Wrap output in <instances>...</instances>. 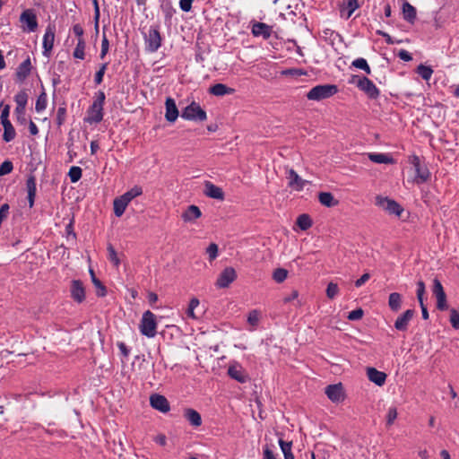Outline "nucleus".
I'll return each mask as SVG.
<instances>
[{
  "mask_svg": "<svg viewBox=\"0 0 459 459\" xmlns=\"http://www.w3.org/2000/svg\"><path fill=\"white\" fill-rule=\"evenodd\" d=\"M402 296L397 292H393L389 295L388 306L391 310L396 312L402 307Z\"/></svg>",
  "mask_w": 459,
  "mask_h": 459,
  "instance_id": "obj_27",
  "label": "nucleus"
},
{
  "mask_svg": "<svg viewBox=\"0 0 459 459\" xmlns=\"http://www.w3.org/2000/svg\"><path fill=\"white\" fill-rule=\"evenodd\" d=\"M375 204L389 214H394L397 217H400L403 212V207L397 202L385 196L377 195Z\"/></svg>",
  "mask_w": 459,
  "mask_h": 459,
  "instance_id": "obj_6",
  "label": "nucleus"
},
{
  "mask_svg": "<svg viewBox=\"0 0 459 459\" xmlns=\"http://www.w3.org/2000/svg\"><path fill=\"white\" fill-rule=\"evenodd\" d=\"M142 194H143V189H142V187H141V186H134L133 188H131L130 190H128L127 192H126V193L124 194V195H125V197H126L127 200H129V201L131 202L134 198H135V197H137V196L141 195Z\"/></svg>",
  "mask_w": 459,
  "mask_h": 459,
  "instance_id": "obj_43",
  "label": "nucleus"
},
{
  "mask_svg": "<svg viewBox=\"0 0 459 459\" xmlns=\"http://www.w3.org/2000/svg\"><path fill=\"white\" fill-rule=\"evenodd\" d=\"M417 73L421 76L422 79L429 81L433 74V70L430 66L420 65L417 68Z\"/></svg>",
  "mask_w": 459,
  "mask_h": 459,
  "instance_id": "obj_36",
  "label": "nucleus"
},
{
  "mask_svg": "<svg viewBox=\"0 0 459 459\" xmlns=\"http://www.w3.org/2000/svg\"><path fill=\"white\" fill-rule=\"evenodd\" d=\"M146 48L150 52H155L159 49L161 44V38L159 30L151 28L145 39Z\"/></svg>",
  "mask_w": 459,
  "mask_h": 459,
  "instance_id": "obj_13",
  "label": "nucleus"
},
{
  "mask_svg": "<svg viewBox=\"0 0 459 459\" xmlns=\"http://www.w3.org/2000/svg\"><path fill=\"white\" fill-rule=\"evenodd\" d=\"M325 394L330 401L335 403L343 402L346 397L343 386L341 383L326 386Z\"/></svg>",
  "mask_w": 459,
  "mask_h": 459,
  "instance_id": "obj_11",
  "label": "nucleus"
},
{
  "mask_svg": "<svg viewBox=\"0 0 459 459\" xmlns=\"http://www.w3.org/2000/svg\"><path fill=\"white\" fill-rule=\"evenodd\" d=\"M298 297H299V292H298V290H291V292H290L289 295H287V296L283 299V301H284L285 303H288V302H290V301H292V300L296 299Z\"/></svg>",
  "mask_w": 459,
  "mask_h": 459,
  "instance_id": "obj_62",
  "label": "nucleus"
},
{
  "mask_svg": "<svg viewBox=\"0 0 459 459\" xmlns=\"http://www.w3.org/2000/svg\"><path fill=\"white\" fill-rule=\"evenodd\" d=\"M184 416L192 426L195 428L201 426L202 418L197 411L191 408L186 409L184 411Z\"/></svg>",
  "mask_w": 459,
  "mask_h": 459,
  "instance_id": "obj_25",
  "label": "nucleus"
},
{
  "mask_svg": "<svg viewBox=\"0 0 459 459\" xmlns=\"http://www.w3.org/2000/svg\"><path fill=\"white\" fill-rule=\"evenodd\" d=\"M263 459H275L273 451L267 446L264 449Z\"/></svg>",
  "mask_w": 459,
  "mask_h": 459,
  "instance_id": "obj_64",
  "label": "nucleus"
},
{
  "mask_svg": "<svg viewBox=\"0 0 459 459\" xmlns=\"http://www.w3.org/2000/svg\"><path fill=\"white\" fill-rule=\"evenodd\" d=\"M424 293H425V284L422 281H420L417 283V298L420 302V305H422Z\"/></svg>",
  "mask_w": 459,
  "mask_h": 459,
  "instance_id": "obj_50",
  "label": "nucleus"
},
{
  "mask_svg": "<svg viewBox=\"0 0 459 459\" xmlns=\"http://www.w3.org/2000/svg\"><path fill=\"white\" fill-rule=\"evenodd\" d=\"M237 278V273L234 268L227 267L225 268L218 276L216 281V286L218 288H227L229 285L233 282Z\"/></svg>",
  "mask_w": 459,
  "mask_h": 459,
  "instance_id": "obj_14",
  "label": "nucleus"
},
{
  "mask_svg": "<svg viewBox=\"0 0 459 459\" xmlns=\"http://www.w3.org/2000/svg\"><path fill=\"white\" fill-rule=\"evenodd\" d=\"M297 225L300 230H306L311 227L312 221L308 215L301 214L297 219Z\"/></svg>",
  "mask_w": 459,
  "mask_h": 459,
  "instance_id": "obj_35",
  "label": "nucleus"
},
{
  "mask_svg": "<svg viewBox=\"0 0 459 459\" xmlns=\"http://www.w3.org/2000/svg\"><path fill=\"white\" fill-rule=\"evenodd\" d=\"M55 33L56 27L55 25L49 24L48 25L45 34L43 36V55L47 57L50 56V53L53 49L54 41H55Z\"/></svg>",
  "mask_w": 459,
  "mask_h": 459,
  "instance_id": "obj_12",
  "label": "nucleus"
},
{
  "mask_svg": "<svg viewBox=\"0 0 459 459\" xmlns=\"http://www.w3.org/2000/svg\"><path fill=\"white\" fill-rule=\"evenodd\" d=\"M82 169L77 166L71 167V169H69V172H68V176H69V178L72 183L78 182L82 178Z\"/></svg>",
  "mask_w": 459,
  "mask_h": 459,
  "instance_id": "obj_38",
  "label": "nucleus"
},
{
  "mask_svg": "<svg viewBox=\"0 0 459 459\" xmlns=\"http://www.w3.org/2000/svg\"><path fill=\"white\" fill-rule=\"evenodd\" d=\"M181 117L189 121L202 122L207 119V115L198 103L193 101L182 110Z\"/></svg>",
  "mask_w": 459,
  "mask_h": 459,
  "instance_id": "obj_5",
  "label": "nucleus"
},
{
  "mask_svg": "<svg viewBox=\"0 0 459 459\" xmlns=\"http://www.w3.org/2000/svg\"><path fill=\"white\" fill-rule=\"evenodd\" d=\"M194 0H180L179 6L182 11L189 12L192 8V4Z\"/></svg>",
  "mask_w": 459,
  "mask_h": 459,
  "instance_id": "obj_61",
  "label": "nucleus"
},
{
  "mask_svg": "<svg viewBox=\"0 0 459 459\" xmlns=\"http://www.w3.org/2000/svg\"><path fill=\"white\" fill-rule=\"evenodd\" d=\"M228 375L236 381L243 384L248 380V375L242 365L238 361H230Z\"/></svg>",
  "mask_w": 459,
  "mask_h": 459,
  "instance_id": "obj_9",
  "label": "nucleus"
},
{
  "mask_svg": "<svg viewBox=\"0 0 459 459\" xmlns=\"http://www.w3.org/2000/svg\"><path fill=\"white\" fill-rule=\"evenodd\" d=\"M437 299V307L440 310H446L447 308L446 295V293L438 294L435 296Z\"/></svg>",
  "mask_w": 459,
  "mask_h": 459,
  "instance_id": "obj_46",
  "label": "nucleus"
},
{
  "mask_svg": "<svg viewBox=\"0 0 459 459\" xmlns=\"http://www.w3.org/2000/svg\"><path fill=\"white\" fill-rule=\"evenodd\" d=\"M450 322L454 328L459 329V308L450 311Z\"/></svg>",
  "mask_w": 459,
  "mask_h": 459,
  "instance_id": "obj_48",
  "label": "nucleus"
},
{
  "mask_svg": "<svg viewBox=\"0 0 459 459\" xmlns=\"http://www.w3.org/2000/svg\"><path fill=\"white\" fill-rule=\"evenodd\" d=\"M47 107V100L45 95H41L38 98L35 105V109L37 112H41Z\"/></svg>",
  "mask_w": 459,
  "mask_h": 459,
  "instance_id": "obj_51",
  "label": "nucleus"
},
{
  "mask_svg": "<svg viewBox=\"0 0 459 459\" xmlns=\"http://www.w3.org/2000/svg\"><path fill=\"white\" fill-rule=\"evenodd\" d=\"M286 178L288 186L293 191H301L307 183V180L300 178L293 169H286Z\"/></svg>",
  "mask_w": 459,
  "mask_h": 459,
  "instance_id": "obj_10",
  "label": "nucleus"
},
{
  "mask_svg": "<svg viewBox=\"0 0 459 459\" xmlns=\"http://www.w3.org/2000/svg\"><path fill=\"white\" fill-rule=\"evenodd\" d=\"M209 92L214 96L221 97L224 95L233 94L235 90L223 83H216L209 89Z\"/></svg>",
  "mask_w": 459,
  "mask_h": 459,
  "instance_id": "obj_24",
  "label": "nucleus"
},
{
  "mask_svg": "<svg viewBox=\"0 0 459 459\" xmlns=\"http://www.w3.org/2000/svg\"><path fill=\"white\" fill-rule=\"evenodd\" d=\"M30 59H26L23 61L18 67L16 75L18 79L24 80L30 74Z\"/></svg>",
  "mask_w": 459,
  "mask_h": 459,
  "instance_id": "obj_30",
  "label": "nucleus"
},
{
  "mask_svg": "<svg viewBox=\"0 0 459 459\" xmlns=\"http://www.w3.org/2000/svg\"><path fill=\"white\" fill-rule=\"evenodd\" d=\"M260 318H261V312L256 310V309H254V310H251L249 313H248V316H247V323L252 326V327H255L259 321H260Z\"/></svg>",
  "mask_w": 459,
  "mask_h": 459,
  "instance_id": "obj_39",
  "label": "nucleus"
},
{
  "mask_svg": "<svg viewBox=\"0 0 459 459\" xmlns=\"http://www.w3.org/2000/svg\"><path fill=\"white\" fill-rule=\"evenodd\" d=\"M85 41L83 39H78V42L76 44V47L74 50V56L78 59H84L85 56Z\"/></svg>",
  "mask_w": 459,
  "mask_h": 459,
  "instance_id": "obj_33",
  "label": "nucleus"
},
{
  "mask_svg": "<svg viewBox=\"0 0 459 459\" xmlns=\"http://www.w3.org/2000/svg\"><path fill=\"white\" fill-rule=\"evenodd\" d=\"M414 311L412 309L406 310L403 314L397 317L394 327L399 331H405L409 322L412 319Z\"/></svg>",
  "mask_w": 459,
  "mask_h": 459,
  "instance_id": "obj_22",
  "label": "nucleus"
},
{
  "mask_svg": "<svg viewBox=\"0 0 459 459\" xmlns=\"http://www.w3.org/2000/svg\"><path fill=\"white\" fill-rule=\"evenodd\" d=\"M411 164L414 167L415 169V177L413 178V183L415 184H422L429 180L430 173L429 169L421 166L419 157L413 156L411 160Z\"/></svg>",
  "mask_w": 459,
  "mask_h": 459,
  "instance_id": "obj_8",
  "label": "nucleus"
},
{
  "mask_svg": "<svg viewBox=\"0 0 459 459\" xmlns=\"http://www.w3.org/2000/svg\"><path fill=\"white\" fill-rule=\"evenodd\" d=\"M165 118L169 122H175L178 117V109L177 108L176 102L172 98H167L165 101Z\"/></svg>",
  "mask_w": 459,
  "mask_h": 459,
  "instance_id": "obj_19",
  "label": "nucleus"
},
{
  "mask_svg": "<svg viewBox=\"0 0 459 459\" xmlns=\"http://www.w3.org/2000/svg\"><path fill=\"white\" fill-rule=\"evenodd\" d=\"M199 304H200V302H199L198 299H196V298H193L190 300L189 307L187 309V316L189 317H191L193 319L197 318V316L195 314V309L199 306Z\"/></svg>",
  "mask_w": 459,
  "mask_h": 459,
  "instance_id": "obj_45",
  "label": "nucleus"
},
{
  "mask_svg": "<svg viewBox=\"0 0 459 459\" xmlns=\"http://www.w3.org/2000/svg\"><path fill=\"white\" fill-rule=\"evenodd\" d=\"M339 294V287L334 282H330L326 288L327 298L333 299Z\"/></svg>",
  "mask_w": 459,
  "mask_h": 459,
  "instance_id": "obj_44",
  "label": "nucleus"
},
{
  "mask_svg": "<svg viewBox=\"0 0 459 459\" xmlns=\"http://www.w3.org/2000/svg\"><path fill=\"white\" fill-rule=\"evenodd\" d=\"M107 65V64H103L100 70L96 73L94 81L97 84H100L102 82Z\"/></svg>",
  "mask_w": 459,
  "mask_h": 459,
  "instance_id": "obj_54",
  "label": "nucleus"
},
{
  "mask_svg": "<svg viewBox=\"0 0 459 459\" xmlns=\"http://www.w3.org/2000/svg\"><path fill=\"white\" fill-rule=\"evenodd\" d=\"M351 65L358 69H361V70L365 71L366 74H371V69L365 58H362V57L357 58V59L353 60Z\"/></svg>",
  "mask_w": 459,
  "mask_h": 459,
  "instance_id": "obj_37",
  "label": "nucleus"
},
{
  "mask_svg": "<svg viewBox=\"0 0 459 459\" xmlns=\"http://www.w3.org/2000/svg\"><path fill=\"white\" fill-rule=\"evenodd\" d=\"M22 29L25 32H33L38 28V21L35 12L32 9H26L20 16Z\"/></svg>",
  "mask_w": 459,
  "mask_h": 459,
  "instance_id": "obj_7",
  "label": "nucleus"
},
{
  "mask_svg": "<svg viewBox=\"0 0 459 459\" xmlns=\"http://www.w3.org/2000/svg\"><path fill=\"white\" fill-rule=\"evenodd\" d=\"M14 113L18 122L21 124H24L26 122L25 108H15Z\"/></svg>",
  "mask_w": 459,
  "mask_h": 459,
  "instance_id": "obj_55",
  "label": "nucleus"
},
{
  "mask_svg": "<svg viewBox=\"0 0 459 459\" xmlns=\"http://www.w3.org/2000/svg\"><path fill=\"white\" fill-rule=\"evenodd\" d=\"M398 56L404 61H411L412 59L411 54L406 50H400Z\"/></svg>",
  "mask_w": 459,
  "mask_h": 459,
  "instance_id": "obj_63",
  "label": "nucleus"
},
{
  "mask_svg": "<svg viewBox=\"0 0 459 459\" xmlns=\"http://www.w3.org/2000/svg\"><path fill=\"white\" fill-rule=\"evenodd\" d=\"M28 194H36V180L34 177H30L26 182Z\"/></svg>",
  "mask_w": 459,
  "mask_h": 459,
  "instance_id": "obj_53",
  "label": "nucleus"
},
{
  "mask_svg": "<svg viewBox=\"0 0 459 459\" xmlns=\"http://www.w3.org/2000/svg\"><path fill=\"white\" fill-rule=\"evenodd\" d=\"M218 246L215 243H211L206 248V253L211 261L214 260L218 256Z\"/></svg>",
  "mask_w": 459,
  "mask_h": 459,
  "instance_id": "obj_47",
  "label": "nucleus"
},
{
  "mask_svg": "<svg viewBox=\"0 0 459 459\" xmlns=\"http://www.w3.org/2000/svg\"><path fill=\"white\" fill-rule=\"evenodd\" d=\"M398 416L397 408L395 406H390L386 412V425L391 426L394 423Z\"/></svg>",
  "mask_w": 459,
  "mask_h": 459,
  "instance_id": "obj_41",
  "label": "nucleus"
},
{
  "mask_svg": "<svg viewBox=\"0 0 459 459\" xmlns=\"http://www.w3.org/2000/svg\"><path fill=\"white\" fill-rule=\"evenodd\" d=\"M129 203L130 201L127 200L124 195H120L119 197H117L113 202L115 215L117 217H121L124 214Z\"/></svg>",
  "mask_w": 459,
  "mask_h": 459,
  "instance_id": "obj_23",
  "label": "nucleus"
},
{
  "mask_svg": "<svg viewBox=\"0 0 459 459\" xmlns=\"http://www.w3.org/2000/svg\"><path fill=\"white\" fill-rule=\"evenodd\" d=\"M202 216V212L196 205H189L182 213L181 218L185 222L194 223Z\"/></svg>",
  "mask_w": 459,
  "mask_h": 459,
  "instance_id": "obj_20",
  "label": "nucleus"
},
{
  "mask_svg": "<svg viewBox=\"0 0 459 459\" xmlns=\"http://www.w3.org/2000/svg\"><path fill=\"white\" fill-rule=\"evenodd\" d=\"M368 158L371 161L377 164H389L393 162V159L385 153H369Z\"/></svg>",
  "mask_w": 459,
  "mask_h": 459,
  "instance_id": "obj_29",
  "label": "nucleus"
},
{
  "mask_svg": "<svg viewBox=\"0 0 459 459\" xmlns=\"http://www.w3.org/2000/svg\"><path fill=\"white\" fill-rule=\"evenodd\" d=\"M150 403L152 408L161 411V412H168L170 409L169 403L167 400V398L160 394H152L150 397Z\"/></svg>",
  "mask_w": 459,
  "mask_h": 459,
  "instance_id": "obj_15",
  "label": "nucleus"
},
{
  "mask_svg": "<svg viewBox=\"0 0 459 459\" xmlns=\"http://www.w3.org/2000/svg\"><path fill=\"white\" fill-rule=\"evenodd\" d=\"M4 127V134L3 139L4 142L9 143L15 138L16 133L14 127L13 126L11 122L3 123Z\"/></svg>",
  "mask_w": 459,
  "mask_h": 459,
  "instance_id": "obj_28",
  "label": "nucleus"
},
{
  "mask_svg": "<svg viewBox=\"0 0 459 459\" xmlns=\"http://www.w3.org/2000/svg\"><path fill=\"white\" fill-rule=\"evenodd\" d=\"M109 43L106 36L103 37L101 41V52H100V58H104V56L107 55L108 51Z\"/></svg>",
  "mask_w": 459,
  "mask_h": 459,
  "instance_id": "obj_60",
  "label": "nucleus"
},
{
  "mask_svg": "<svg viewBox=\"0 0 459 459\" xmlns=\"http://www.w3.org/2000/svg\"><path fill=\"white\" fill-rule=\"evenodd\" d=\"M9 114H10V106L5 105L1 112L0 119L1 124L10 122L9 120Z\"/></svg>",
  "mask_w": 459,
  "mask_h": 459,
  "instance_id": "obj_57",
  "label": "nucleus"
},
{
  "mask_svg": "<svg viewBox=\"0 0 459 459\" xmlns=\"http://www.w3.org/2000/svg\"><path fill=\"white\" fill-rule=\"evenodd\" d=\"M445 293L443 286L439 280L434 279L433 281V294L434 296H437L438 294Z\"/></svg>",
  "mask_w": 459,
  "mask_h": 459,
  "instance_id": "obj_56",
  "label": "nucleus"
},
{
  "mask_svg": "<svg viewBox=\"0 0 459 459\" xmlns=\"http://www.w3.org/2000/svg\"><path fill=\"white\" fill-rule=\"evenodd\" d=\"M287 277L288 271L283 268H278L274 270L273 273V279L278 283L283 282L287 279Z\"/></svg>",
  "mask_w": 459,
  "mask_h": 459,
  "instance_id": "obj_40",
  "label": "nucleus"
},
{
  "mask_svg": "<svg viewBox=\"0 0 459 459\" xmlns=\"http://www.w3.org/2000/svg\"><path fill=\"white\" fill-rule=\"evenodd\" d=\"M403 16L407 22H413L416 19V9L411 4L407 2L403 3Z\"/></svg>",
  "mask_w": 459,
  "mask_h": 459,
  "instance_id": "obj_26",
  "label": "nucleus"
},
{
  "mask_svg": "<svg viewBox=\"0 0 459 459\" xmlns=\"http://www.w3.org/2000/svg\"><path fill=\"white\" fill-rule=\"evenodd\" d=\"M367 377L370 382L378 386H382L385 385L387 376L385 372L379 371L375 368H368Z\"/></svg>",
  "mask_w": 459,
  "mask_h": 459,
  "instance_id": "obj_18",
  "label": "nucleus"
},
{
  "mask_svg": "<svg viewBox=\"0 0 459 459\" xmlns=\"http://www.w3.org/2000/svg\"><path fill=\"white\" fill-rule=\"evenodd\" d=\"M349 82L356 84L357 87L370 99H377L379 96V90L375 83L367 77L352 75Z\"/></svg>",
  "mask_w": 459,
  "mask_h": 459,
  "instance_id": "obj_3",
  "label": "nucleus"
},
{
  "mask_svg": "<svg viewBox=\"0 0 459 459\" xmlns=\"http://www.w3.org/2000/svg\"><path fill=\"white\" fill-rule=\"evenodd\" d=\"M13 163L9 160H5L4 161L1 165H0V176H4V175H7L9 173H11V171L13 170Z\"/></svg>",
  "mask_w": 459,
  "mask_h": 459,
  "instance_id": "obj_49",
  "label": "nucleus"
},
{
  "mask_svg": "<svg viewBox=\"0 0 459 459\" xmlns=\"http://www.w3.org/2000/svg\"><path fill=\"white\" fill-rule=\"evenodd\" d=\"M108 256H109V260L114 263L115 265H118L119 264V259L117 255V253L115 251V249L113 248V247L109 246L108 247Z\"/></svg>",
  "mask_w": 459,
  "mask_h": 459,
  "instance_id": "obj_58",
  "label": "nucleus"
},
{
  "mask_svg": "<svg viewBox=\"0 0 459 459\" xmlns=\"http://www.w3.org/2000/svg\"><path fill=\"white\" fill-rule=\"evenodd\" d=\"M337 91L335 85L322 84L313 87L306 96L309 100L320 101L333 96Z\"/></svg>",
  "mask_w": 459,
  "mask_h": 459,
  "instance_id": "obj_4",
  "label": "nucleus"
},
{
  "mask_svg": "<svg viewBox=\"0 0 459 459\" xmlns=\"http://www.w3.org/2000/svg\"><path fill=\"white\" fill-rule=\"evenodd\" d=\"M90 273H91V281H92L93 285L97 288V295L103 297L106 294L105 287L100 282V281L96 278L92 269H90Z\"/></svg>",
  "mask_w": 459,
  "mask_h": 459,
  "instance_id": "obj_34",
  "label": "nucleus"
},
{
  "mask_svg": "<svg viewBox=\"0 0 459 459\" xmlns=\"http://www.w3.org/2000/svg\"><path fill=\"white\" fill-rule=\"evenodd\" d=\"M318 199L319 202L326 207H333L338 204V202L334 199L333 195L331 193L327 192L320 193Z\"/></svg>",
  "mask_w": 459,
  "mask_h": 459,
  "instance_id": "obj_31",
  "label": "nucleus"
},
{
  "mask_svg": "<svg viewBox=\"0 0 459 459\" xmlns=\"http://www.w3.org/2000/svg\"><path fill=\"white\" fill-rule=\"evenodd\" d=\"M14 100L17 105L16 108H25L28 101V94L23 91H20L15 95Z\"/></svg>",
  "mask_w": 459,
  "mask_h": 459,
  "instance_id": "obj_42",
  "label": "nucleus"
},
{
  "mask_svg": "<svg viewBox=\"0 0 459 459\" xmlns=\"http://www.w3.org/2000/svg\"><path fill=\"white\" fill-rule=\"evenodd\" d=\"M359 7L357 0H348L346 5L342 9V15L350 18L354 11Z\"/></svg>",
  "mask_w": 459,
  "mask_h": 459,
  "instance_id": "obj_32",
  "label": "nucleus"
},
{
  "mask_svg": "<svg viewBox=\"0 0 459 459\" xmlns=\"http://www.w3.org/2000/svg\"><path fill=\"white\" fill-rule=\"evenodd\" d=\"M362 316H363V310L361 308H358V309L351 311L348 314L347 318L351 321H356V320H359L360 318H362Z\"/></svg>",
  "mask_w": 459,
  "mask_h": 459,
  "instance_id": "obj_52",
  "label": "nucleus"
},
{
  "mask_svg": "<svg viewBox=\"0 0 459 459\" xmlns=\"http://www.w3.org/2000/svg\"><path fill=\"white\" fill-rule=\"evenodd\" d=\"M279 445L281 446V449L283 453V455L286 454L291 453V442H285L281 439L279 440Z\"/></svg>",
  "mask_w": 459,
  "mask_h": 459,
  "instance_id": "obj_59",
  "label": "nucleus"
},
{
  "mask_svg": "<svg viewBox=\"0 0 459 459\" xmlns=\"http://www.w3.org/2000/svg\"><path fill=\"white\" fill-rule=\"evenodd\" d=\"M105 101V94L103 91H99L95 99L93 100V103L90 107L88 112H87V117L85 120L91 124L92 123H99L103 118V105Z\"/></svg>",
  "mask_w": 459,
  "mask_h": 459,
  "instance_id": "obj_1",
  "label": "nucleus"
},
{
  "mask_svg": "<svg viewBox=\"0 0 459 459\" xmlns=\"http://www.w3.org/2000/svg\"><path fill=\"white\" fill-rule=\"evenodd\" d=\"M204 193L205 195H207L210 198L217 199V200H223L224 199V193L222 189L214 184H212L210 181H206L204 183Z\"/></svg>",
  "mask_w": 459,
  "mask_h": 459,
  "instance_id": "obj_21",
  "label": "nucleus"
},
{
  "mask_svg": "<svg viewBox=\"0 0 459 459\" xmlns=\"http://www.w3.org/2000/svg\"><path fill=\"white\" fill-rule=\"evenodd\" d=\"M272 27L264 22H255L252 25V34L255 37H262L264 39L272 36Z\"/></svg>",
  "mask_w": 459,
  "mask_h": 459,
  "instance_id": "obj_17",
  "label": "nucleus"
},
{
  "mask_svg": "<svg viewBox=\"0 0 459 459\" xmlns=\"http://www.w3.org/2000/svg\"><path fill=\"white\" fill-rule=\"evenodd\" d=\"M140 333L148 337L153 338L157 333L156 316L150 310L145 311L139 324Z\"/></svg>",
  "mask_w": 459,
  "mask_h": 459,
  "instance_id": "obj_2",
  "label": "nucleus"
},
{
  "mask_svg": "<svg viewBox=\"0 0 459 459\" xmlns=\"http://www.w3.org/2000/svg\"><path fill=\"white\" fill-rule=\"evenodd\" d=\"M70 292L73 299L78 303L82 302L85 299V290L82 282L79 280H74L72 281Z\"/></svg>",
  "mask_w": 459,
  "mask_h": 459,
  "instance_id": "obj_16",
  "label": "nucleus"
}]
</instances>
